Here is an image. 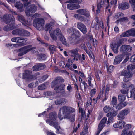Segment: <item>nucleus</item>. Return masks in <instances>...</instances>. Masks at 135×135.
Returning <instances> with one entry per match:
<instances>
[{
  "label": "nucleus",
  "mask_w": 135,
  "mask_h": 135,
  "mask_svg": "<svg viewBox=\"0 0 135 135\" xmlns=\"http://www.w3.org/2000/svg\"><path fill=\"white\" fill-rule=\"evenodd\" d=\"M62 111L64 116V118L68 119L71 122L75 120V109L69 107L64 106L63 107L59 110L58 114V117L60 120L63 119L61 117V112Z\"/></svg>",
  "instance_id": "obj_1"
},
{
  "label": "nucleus",
  "mask_w": 135,
  "mask_h": 135,
  "mask_svg": "<svg viewBox=\"0 0 135 135\" xmlns=\"http://www.w3.org/2000/svg\"><path fill=\"white\" fill-rule=\"evenodd\" d=\"M68 32L69 35L70 43L71 45H76L80 42V40L77 39L80 36V33L79 31L71 28L69 29Z\"/></svg>",
  "instance_id": "obj_2"
},
{
  "label": "nucleus",
  "mask_w": 135,
  "mask_h": 135,
  "mask_svg": "<svg viewBox=\"0 0 135 135\" xmlns=\"http://www.w3.org/2000/svg\"><path fill=\"white\" fill-rule=\"evenodd\" d=\"M49 119L46 120L47 123L50 125L54 127L58 130L60 129L58 126V123L56 121L57 118V114L55 112H52L50 113L49 115Z\"/></svg>",
  "instance_id": "obj_3"
},
{
  "label": "nucleus",
  "mask_w": 135,
  "mask_h": 135,
  "mask_svg": "<svg viewBox=\"0 0 135 135\" xmlns=\"http://www.w3.org/2000/svg\"><path fill=\"white\" fill-rule=\"evenodd\" d=\"M64 80L59 77L57 78L53 82L52 84V87L54 88V89L57 92L59 91L64 90V89L65 85L64 84H60L61 81L64 82Z\"/></svg>",
  "instance_id": "obj_4"
},
{
  "label": "nucleus",
  "mask_w": 135,
  "mask_h": 135,
  "mask_svg": "<svg viewBox=\"0 0 135 135\" xmlns=\"http://www.w3.org/2000/svg\"><path fill=\"white\" fill-rule=\"evenodd\" d=\"M78 50L77 49H73L69 51V53L70 56L72 57H74L73 60H71V59L69 58L68 59V61L70 63H72L73 62V60H75L76 61H78V59L82 61L85 60L84 57L81 56L78 53Z\"/></svg>",
  "instance_id": "obj_5"
},
{
  "label": "nucleus",
  "mask_w": 135,
  "mask_h": 135,
  "mask_svg": "<svg viewBox=\"0 0 135 135\" xmlns=\"http://www.w3.org/2000/svg\"><path fill=\"white\" fill-rule=\"evenodd\" d=\"M45 21L44 20L41 18L35 19L33 22V26L38 30H40L43 29Z\"/></svg>",
  "instance_id": "obj_6"
},
{
  "label": "nucleus",
  "mask_w": 135,
  "mask_h": 135,
  "mask_svg": "<svg viewBox=\"0 0 135 135\" xmlns=\"http://www.w3.org/2000/svg\"><path fill=\"white\" fill-rule=\"evenodd\" d=\"M122 44V41L121 40L113 42L110 45L111 48L114 53L117 54L118 52V49Z\"/></svg>",
  "instance_id": "obj_7"
},
{
  "label": "nucleus",
  "mask_w": 135,
  "mask_h": 135,
  "mask_svg": "<svg viewBox=\"0 0 135 135\" xmlns=\"http://www.w3.org/2000/svg\"><path fill=\"white\" fill-rule=\"evenodd\" d=\"M15 22V19L12 17L11 19L8 20V23L9 24L5 26L3 28V30L5 31H8L13 30L15 28L14 23Z\"/></svg>",
  "instance_id": "obj_8"
},
{
  "label": "nucleus",
  "mask_w": 135,
  "mask_h": 135,
  "mask_svg": "<svg viewBox=\"0 0 135 135\" xmlns=\"http://www.w3.org/2000/svg\"><path fill=\"white\" fill-rule=\"evenodd\" d=\"M50 36L54 40H56L62 34L61 30L58 28L54 31H49Z\"/></svg>",
  "instance_id": "obj_9"
},
{
  "label": "nucleus",
  "mask_w": 135,
  "mask_h": 135,
  "mask_svg": "<svg viewBox=\"0 0 135 135\" xmlns=\"http://www.w3.org/2000/svg\"><path fill=\"white\" fill-rule=\"evenodd\" d=\"M121 75L124 76L123 80L125 82H128L131 80V78L132 76V73L130 72H127L125 70L122 71Z\"/></svg>",
  "instance_id": "obj_10"
},
{
  "label": "nucleus",
  "mask_w": 135,
  "mask_h": 135,
  "mask_svg": "<svg viewBox=\"0 0 135 135\" xmlns=\"http://www.w3.org/2000/svg\"><path fill=\"white\" fill-rule=\"evenodd\" d=\"M35 48V47L31 48V46L30 45L25 46L21 48L19 50V51L20 53L18 54V55L19 56H22L32 49Z\"/></svg>",
  "instance_id": "obj_11"
},
{
  "label": "nucleus",
  "mask_w": 135,
  "mask_h": 135,
  "mask_svg": "<svg viewBox=\"0 0 135 135\" xmlns=\"http://www.w3.org/2000/svg\"><path fill=\"white\" fill-rule=\"evenodd\" d=\"M37 10V7L34 5H30L26 9L25 13L28 16H30L32 13L35 12Z\"/></svg>",
  "instance_id": "obj_12"
},
{
  "label": "nucleus",
  "mask_w": 135,
  "mask_h": 135,
  "mask_svg": "<svg viewBox=\"0 0 135 135\" xmlns=\"http://www.w3.org/2000/svg\"><path fill=\"white\" fill-rule=\"evenodd\" d=\"M107 120L106 117L103 118L101 120L98 127V130L96 132V135H99L100 132L105 126V122Z\"/></svg>",
  "instance_id": "obj_13"
},
{
  "label": "nucleus",
  "mask_w": 135,
  "mask_h": 135,
  "mask_svg": "<svg viewBox=\"0 0 135 135\" xmlns=\"http://www.w3.org/2000/svg\"><path fill=\"white\" fill-rule=\"evenodd\" d=\"M17 18L23 25H25L26 26H27V25H29L31 23L32 20H28L27 21H25L23 16L21 15H18Z\"/></svg>",
  "instance_id": "obj_14"
},
{
  "label": "nucleus",
  "mask_w": 135,
  "mask_h": 135,
  "mask_svg": "<svg viewBox=\"0 0 135 135\" xmlns=\"http://www.w3.org/2000/svg\"><path fill=\"white\" fill-rule=\"evenodd\" d=\"M76 12L79 15H83L87 17L90 16L89 11L86 9H81L77 10Z\"/></svg>",
  "instance_id": "obj_15"
},
{
  "label": "nucleus",
  "mask_w": 135,
  "mask_h": 135,
  "mask_svg": "<svg viewBox=\"0 0 135 135\" xmlns=\"http://www.w3.org/2000/svg\"><path fill=\"white\" fill-rule=\"evenodd\" d=\"M129 112L128 109H126L121 111L118 115L119 119H123L124 118L125 116L127 115Z\"/></svg>",
  "instance_id": "obj_16"
},
{
  "label": "nucleus",
  "mask_w": 135,
  "mask_h": 135,
  "mask_svg": "<svg viewBox=\"0 0 135 135\" xmlns=\"http://www.w3.org/2000/svg\"><path fill=\"white\" fill-rule=\"evenodd\" d=\"M129 89H131L130 91L129 94H128L127 95V97L128 98L133 97L134 99H135V87L133 85H130L129 87Z\"/></svg>",
  "instance_id": "obj_17"
},
{
  "label": "nucleus",
  "mask_w": 135,
  "mask_h": 135,
  "mask_svg": "<svg viewBox=\"0 0 135 135\" xmlns=\"http://www.w3.org/2000/svg\"><path fill=\"white\" fill-rule=\"evenodd\" d=\"M78 28L84 34H85L87 32L86 26L82 23H79L77 25Z\"/></svg>",
  "instance_id": "obj_18"
},
{
  "label": "nucleus",
  "mask_w": 135,
  "mask_h": 135,
  "mask_svg": "<svg viewBox=\"0 0 135 135\" xmlns=\"http://www.w3.org/2000/svg\"><path fill=\"white\" fill-rule=\"evenodd\" d=\"M130 7L129 4L126 2H122L118 5V8L121 10H125L128 9Z\"/></svg>",
  "instance_id": "obj_19"
},
{
  "label": "nucleus",
  "mask_w": 135,
  "mask_h": 135,
  "mask_svg": "<svg viewBox=\"0 0 135 135\" xmlns=\"http://www.w3.org/2000/svg\"><path fill=\"white\" fill-rule=\"evenodd\" d=\"M70 3L68 4L67 6V8L69 9L72 10L77 9L80 7V6L79 4L73 3Z\"/></svg>",
  "instance_id": "obj_20"
},
{
  "label": "nucleus",
  "mask_w": 135,
  "mask_h": 135,
  "mask_svg": "<svg viewBox=\"0 0 135 135\" xmlns=\"http://www.w3.org/2000/svg\"><path fill=\"white\" fill-rule=\"evenodd\" d=\"M14 4L15 6L20 11H23V4L20 2L19 0H16Z\"/></svg>",
  "instance_id": "obj_21"
},
{
  "label": "nucleus",
  "mask_w": 135,
  "mask_h": 135,
  "mask_svg": "<svg viewBox=\"0 0 135 135\" xmlns=\"http://www.w3.org/2000/svg\"><path fill=\"white\" fill-rule=\"evenodd\" d=\"M32 77L31 72L28 70H26L23 74L22 78L23 79H31L32 78Z\"/></svg>",
  "instance_id": "obj_22"
},
{
  "label": "nucleus",
  "mask_w": 135,
  "mask_h": 135,
  "mask_svg": "<svg viewBox=\"0 0 135 135\" xmlns=\"http://www.w3.org/2000/svg\"><path fill=\"white\" fill-rule=\"evenodd\" d=\"M123 59L122 55H118L116 56L114 59V65H116L119 64Z\"/></svg>",
  "instance_id": "obj_23"
},
{
  "label": "nucleus",
  "mask_w": 135,
  "mask_h": 135,
  "mask_svg": "<svg viewBox=\"0 0 135 135\" xmlns=\"http://www.w3.org/2000/svg\"><path fill=\"white\" fill-rule=\"evenodd\" d=\"M124 15L123 13H117L114 16V19H116L118 18H121L123 21L127 20L128 18L127 17H124L121 18L122 17L124 16Z\"/></svg>",
  "instance_id": "obj_24"
},
{
  "label": "nucleus",
  "mask_w": 135,
  "mask_h": 135,
  "mask_svg": "<svg viewBox=\"0 0 135 135\" xmlns=\"http://www.w3.org/2000/svg\"><path fill=\"white\" fill-rule=\"evenodd\" d=\"M125 124V122L122 120L118 122L115 123L113 125L115 128H119L120 129L123 128Z\"/></svg>",
  "instance_id": "obj_25"
},
{
  "label": "nucleus",
  "mask_w": 135,
  "mask_h": 135,
  "mask_svg": "<svg viewBox=\"0 0 135 135\" xmlns=\"http://www.w3.org/2000/svg\"><path fill=\"white\" fill-rule=\"evenodd\" d=\"M104 90V88L103 87L102 88V91H101L100 93L98 94V96L96 98L93 99V101L94 103H96L97 101L99 99H101L103 97V91Z\"/></svg>",
  "instance_id": "obj_26"
},
{
  "label": "nucleus",
  "mask_w": 135,
  "mask_h": 135,
  "mask_svg": "<svg viewBox=\"0 0 135 135\" xmlns=\"http://www.w3.org/2000/svg\"><path fill=\"white\" fill-rule=\"evenodd\" d=\"M10 20L9 16L8 14H6L4 16H0V21H4L6 23H8V20Z\"/></svg>",
  "instance_id": "obj_27"
},
{
  "label": "nucleus",
  "mask_w": 135,
  "mask_h": 135,
  "mask_svg": "<svg viewBox=\"0 0 135 135\" xmlns=\"http://www.w3.org/2000/svg\"><path fill=\"white\" fill-rule=\"evenodd\" d=\"M131 49L130 46L129 45H124L122 46L120 48V50L121 51H131Z\"/></svg>",
  "instance_id": "obj_28"
},
{
  "label": "nucleus",
  "mask_w": 135,
  "mask_h": 135,
  "mask_svg": "<svg viewBox=\"0 0 135 135\" xmlns=\"http://www.w3.org/2000/svg\"><path fill=\"white\" fill-rule=\"evenodd\" d=\"M58 38H59L60 40L63 44L65 45L67 47H69V44L67 42L66 39L62 34Z\"/></svg>",
  "instance_id": "obj_29"
},
{
  "label": "nucleus",
  "mask_w": 135,
  "mask_h": 135,
  "mask_svg": "<svg viewBox=\"0 0 135 135\" xmlns=\"http://www.w3.org/2000/svg\"><path fill=\"white\" fill-rule=\"evenodd\" d=\"M111 5L110 4V6H106V11H108L109 13L110 12V11L111 10L110 9L111 5L112 4H114L115 5H116L117 3V0H112L111 2Z\"/></svg>",
  "instance_id": "obj_30"
},
{
  "label": "nucleus",
  "mask_w": 135,
  "mask_h": 135,
  "mask_svg": "<svg viewBox=\"0 0 135 135\" xmlns=\"http://www.w3.org/2000/svg\"><path fill=\"white\" fill-rule=\"evenodd\" d=\"M117 113L116 111H113L107 114L106 116L108 117L112 118L116 116Z\"/></svg>",
  "instance_id": "obj_31"
},
{
  "label": "nucleus",
  "mask_w": 135,
  "mask_h": 135,
  "mask_svg": "<svg viewBox=\"0 0 135 135\" xmlns=\"http://www.w3.org/2000/svg\"><path fill=\"white\" fill-rule=\"evenodd\" d=\"M132 132L129 131L126 129H123L122 131L121 135H132Z\"/></svg>",
  "instance_id": "obj_32"
},
{
  "label": "nucleus",
  "mask_w": 135,
  "mask_h": 135,
  "mask_svg": "<svg viewBox=\"0 0 135 135\" xmlns=\"http://www.w3.org/2000/svg\"><path fill=\"white\" fill-rule=\"evenodd\" d=\"M131 36L130 30L124 32L120 35L121 37H128Z\"/></svg>",
  "instance_id": "obj_33"
},
{
  "label": "nucleus",
  "mask_w": 135,
  "mask_h": 135,
  "mask_svg": "<svg viewBox=\"0 0 135 135\" xmlns=\"http://www.w3.org/2000/svg\"><path fill=\"white\" fill-rule=\"evenodd\" d=\"M117 103V98L115 97H113L112 98V100L111 102V104L114 107L116 105Z\"/></svg>",
  "instance_id": "obj_34"
},
{
  "label": "nucleus",
  "mask_w": 135,
  "mask_h": 135,
  "mask_svg": "<svg viewBox=\"0 0 135 135\" xmlns=\"http://www.w3.org/2000/svg\"><path fill=\"white\" fill-rule=\"evenodd\" d=\"M0 5H3L5 7H6L7 9H8L9 11H11L12 14H16V13L15 12L13 11L12 10L9 9V6H8L6 4H4L0 0Z\"/></svg>",
  "instance_id": "obj_35"
},
{
  "label": "nucleus",
  "mask_w": 135,
  "mask_h": 135,
  "mask_svg": "<svg viewBox=\"0 0 135 135\" xmlns=\"http://www.w3.org/2000/svg\"><path fill=\"white\" fill-rule=\"evenodd\" d=\"M135 69V65L132 64L128 65L127 68V70L128 71H132Z\"/></svg>",
  "instance_id": "obj_36"
},
{
  "label": "nucleus",
  "mask_w": 135,
  "mask_h": 135,
  "mask_svg": "<svg viewBox=\"0 0 135 135\" xmlns=\"http://www.w3.org/2000/svg\"><path fill=\"white\" fill-rule=\"evenodd\" d=\"M74 17L75 18L79 19L81 21L84 20V17L79 15L78 14H75L74 15Z\"/></svg>",
  "instance_id": "obj_37"
},
{
  "label": "nucleus",
  "mask_w": 135,
  "mask_h": 135,
  "mask_svg": "<svg viewBox=\"0 0 135 135\" xmlns=\"http://www.w3.org/2000/svg\"><path fill=\"white\" fill-rule=\"evenodd\" d=\"M126 99V96L125 95L122 94L119 95L118 96V99L119 101L121 102L124 101Z\"/></svg>",
  "instance_id": "obj_38"
},
{
  "label": "nucleus",
  "mask_w": 135,
  "mask_h": 135,
  "mask_svg": "<svg viewBox=\"0 0 135 135\" xmlns=\"http://www.w3.org/2000/svg\"><path fill=\"white\" fill-rule=\"evenodd\" d=\"M111 110V108L108 106H105L103 108V110L105 113H107L110 111Z\"/></svg>",
  "instance_id": "obj_39"
},
{
  "label": "nucleus",
  "mask_w": 135,
  "mask_h": 135,
  "mask_svg": "<svg viewBox=\"0 0 135 135\" xmlns=\"http://www.w3.org/2000/svg\"><path fill=\"white\" fill-rule=\"evenodd\" d=\"M92 77L90 75H88V83L90 87H93V85L91 83V81Z\"/></svg>",
  "instance_id": "obj_40"
},
{
  "label": "nucleus",
  "mask_w": 135,
  "mask_h": 135,
  "mask_svg": "<svg viewBox=\"0 0 135 135\" xmlns=\"http://www.w3.org/2000/svg\"><path fill=\"white\" fill-rule=\"evenodd\" d=\"M129 2L132 6L133 11H135V0H129Z\"/></svg>",
  "instance_id": "obj_41"
},
{
  "label": "nucleus",
  "mask_w": 135,
  "mask_h": 135,
  "mask_svg": "<svg viewBox=\"0 0 135 135\" xmlns=\"http://www.w3.org/2000/svg\"><path fill=\"white\" fill-rule=\"evenodd\" d=\"M82 2V0H70L66 1V3H79Z\"/></svg>",
  "instance_id": "obj_42"
},
{
  "label": "nucleus",
  "mask_w": 135,
  "mask_h": 135,
  "mask_svg": "<svg viewBox=\"0 0 135 135\" xmlns=\"http://www.w3.org/2000/svg\"><path fill=\"white\" fill-rule=\"evenodd\" d=\"M46 58V56L45 54H41L39 55L38 59L40 60H45Z\"/></svg>",
  "instance_id": "obj_43"
},
{
  "label": "nucleus",
  "mask_w": 135,
  "mask_h": 135,
  "mask_svg": "<svg viewBox=\"0 0 135 135\" xmlns=\"http://www.w3.org/2000/svg\"><path fill=\"white\" fill-rule=\"evenodd\" d=\"M22 1L23 2L25 7H26L30 3V0H22Z\"/></svg>",
  "instance_id": "obj_44"
},
{
  "label": "nucleus",
  "mask_w": 135,
  "mask_h": 135,
  "mask_svg": "<svg viewBox=\"0 0 135 135\" xmlns=\"http://www.w3.org/2000/svg\"><path fill=\"white\" fill-rule=\"evenodd\" d=\"M37 65L39 70H42L46 67L45 65L42 64H38Z\"/></svg>",
  "instance_id": "obj_45"
},
{
  "label": "nucleus",
  "mask_w": 135,
  "mask_h": 135,
  "mask_svg": "<svg viewBox=\"0 0 135 135\" xmlns=\"http://www.w3.org/2000/svg\"><path fill=\"white\" fill-rule=\"evenodd\" d=\"M97 90L96 89L94 88L91 90L90 94L91 97L94 96Z\"/></svg>",
  "instance_id": "obj_46"
},
{
  "label": "nucleus",
  "mask_w": 135,
  "mask_h": 135,
  "mask_svg": "<svg viewBox=\"0 0 135 135\" xmlns=\"http://www.w3.org/2000/svg\"><path fill=\"white\" fill-rule=\"evenodd\" d=\"M79 112L81 113V116L82 118H84L85 116V112L84 110L82 109L79 108Z\"/></svg>",
  "instance_id": "obj_47"
},
{
  "label": "nucleus",
  "mask_w": 135,
  "mask_h": 135,
  "mask_svg": "<svg viewBox=\"0 0 135 135\" xmlns=\"http://www.w3.org/2000/svg\"><path fill=\"white\" fill-rule=\"evenodd\" d=\"M101 4H99V5L98 4L97 6V9L96 10V13L97 14H98L100 12V9L102 7Z\"/></svg>",
  "instance_id": "obj_48"
},
{
  "label": "nucleus",
  "mask_w": 135,
  "mask_h": 135,
  "mask_svg": "<svg viewBox=\"0 0 135 135\" xmlns=\"http://www.w3.org/2000/svg\"><path fill=\"white\" fill-rule=\"evenodd\" d=\"M46 88V86L44 84H42L38 87V89L40 90H42L45 89Z\"/></svg>",
  "instance_id": "obj_49"
},
{
  "label": "nucleus",
  "mask_w": 135,
  "mask_h": 135,
  "mask_svg": "<svg viewBox=\"0 0 135 135\" xmlns=\"http://www.w3.org/2000/svg\"><path fill=\"white\" fill-rule=\"evenodd\" d=\"M130 86L128 84H126L125 83H123L122 84V86L124 88H128V89H129V87Z\"/></svg>",
  "instance_id": "obj_50"
},
{
  "label": "nucleus",
  "mask_w": 135,
  "mask_h": 135,
  "mask_svg": "<svg viewBox=\"0 0 135 135\" xmlns=\"http://www.w3.org/2000/svg\"><path fill=\"white\" fill-rule=\"evenodd\" d=\"M64 99H62V100L61 99H59V100H57L55 102V103L56 105L60 104L61 103L63 102Z\"/></svg>",
  "instance_id": "obj_51"
},
{
  "label": "nucleus",
  "mask_w": 135,
  "mask_h": 135,
  "mask_svg": "<svg viewBox=\"0 0 135 135\" xmlns=\"http://www.w3.org/2000/svg\"><path fill=\"white\" fill-rule=\"evenodd\" d=\"M23 32H25V30L18 29V35L20 36H23L24 33Z\"/></svg>",
  "instance_id": "obj_52"
},
{
  "label": "nucleus",
  "mask_w": 135,
  "mask_h": 135,
  "mask_svg": "<svg viewBox=\"0 0 135 135\" xmlns=\"http://www.w3.org/2000/svg\"><path fill=\"white\" fill-rule=\"evenodd\" d=\"M131 36H135V29H132L130 30Z\"/></svg>",
  "instance_id": "obj_53"
},
{
  "label": "nucleus",
  "mask_w": 135,
  "mask_h": 135,
  "mask_svg": "<svg viewBox=\"0 0 135 135\" xmlns=\"http://www.w3.org/2000/svg\"><path fill=\"white\" fill-rule=\"evenodd\" d=\"M49 48L51 52L52 53L55 50V46L52 45H50L49 47Z\"/></svg>",
  "instance_id": "obj_54"
},
{
  "label": "nucleus",
  "mask_w": 135,
  "mask_h": 135,
  "mask_svg": "<svg viewBox=\"0 0 135 135\" xmlns=\"http://www.w3.org/2000/svg\"><path fill=\"white\" fill-rule=\"evenodd\" d=\"M109 118L108 119V121L107 122V124H108L112 122L113 121V119L112 118L110 117H109Z\"/></svg>",
  "instance_id": "obj_55"
},
{
  "label": "nucleus",
  "mask_w": 135,
  "mask_h": 135,
  "mask_svg": "<svg viewBox=\"0 0 135 135\" xmlns=\"http://www.w3.org/2000/svg\"><path fill=\"white\" fill-rule=\"evenodd\" d=\"M130 61L132 62H135V54L131 57L130 58Z\"/></svg>",
  "instance_id": "obj_56"
},
{
  "label": "nucleus",
  "mask_w": 135,
  "mask_h": 135,
  "mask_svg": "<svg viewBox=\"0 0 135 135\" xmlns=\"http://www.w3.org/2000/svg\"><path fill=\"white\" fill-rule=\"evenodd\" d=\"M52 25L50 24H47L46 25L45 28L46 30H47L51 27Z\"/></svg>",
  "instance_id": "obj_57"
},
{
  "label": "nucleus",
  "mask_w": 135,
  "mask_h": 135,
  "mask_svg": "<svg viewBox=\"0 0 135 135\" xmlns=\"http://www.w3.org/2000/svg\"><path fill=\"white\" fill-rule=\"evenodd\" d=\"M114 67L112 65H110L107 68V70L109 72H111L114 69Z\"/></svg>",
  "instance_id": "obj_58"
},
{
  "label": "nucleus",
  "mask_w": 135,
  "mask_h": 135,
  "mask_svg": "<svg viewBox=\"0 0 135 135\" xmlns=\"http://www.w3.org/2000/svg\"><path fill=\"white\" fill-rule=\"evenodd\" d=\"M122 104L121 102L118 104V105L116 107V109L118 110H120L122 108Z\"/></svg>",
  "instance_id": "obj_59"
},
{
  "label": "nucleus",
  "mask_w": 135,
  "mask_h": 135,
  "mask_svg": "<svg viewBox=\"0 0 135 135\" xmlns=\"http://www.w3.org/2000/svg\"><path fill=\"white\" fill-rule=\"evenodd\" d=\"M67 89L69 92H71L72 91V88L70 85H69L67 88Z\"/></svg>",
  "instance_id": "obj_60"
},
{
  "label": "nucleus",
  "mask_w": 135,
  "mask_h": 135,
  "mask_svg": "<svg viewBox=\"0 0 135 135\" xmlns=\"http://www.w3.org/2000/svg\"><path fill=\"white\" fill-rule=\"evenodd\" d=\"M23 36H30V33L26 30H25V32H23Z\"/></svg>",
  "instance_id": "obj_61"
},
{
  "label": "nucleus",
  "mask_w": 135,
  "mask_h": 135,
  "mask_svg": "<svg viewBox=\"0 0 135 135\" xmlns=\"http://www.w3.org/2000/svg\"><path fill=\"white\" fill-rule=\"evenodd\" d=\"M18 39V37H13L11 39V41L12 42L17 43Z\"/></svg>",
  "instance_id": "obj_62"
},
{
  "label": "nucleus",
  "mask_w": 135,
  "mask_h": 135,
  "mask_svg": "<svg viewBox=\"0 0 135 135\" xmlns=\"http://www.w3.org/2000/svg\"><path fill=\"white\" fill-rule=\"evenodd\" d=\"M32 70L33 71H38L39 70V69L38 68L37 64L34 66L32 68Z\"/></svg>",
  "instance_id": "obj_63"
},
{
  "label": "nucleus",
  "mask_w": 135,
  "mask_h": 135,
  "mask_svg": "<svg viewBox=\"0 0 135 135\" xmlns=\"http://www.w3.org/2000/svg\"><path fill=\"white\" fill-rule=\"evenodd\" d=\"M59 65L60 66L63 68H64L65 66L64 62L62 61H60L59 63Z\"/></svg>",
  "instance_id": "obj_64"
}]
</instances>
